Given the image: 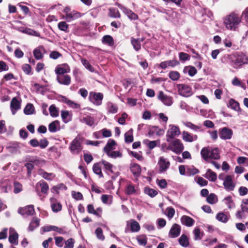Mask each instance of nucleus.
Masks as SVG:
<instances>
[{
	"mask_svg": "<svg viewBox=\"0 0 248 248\" xmlns=\"http://www.w3.org/2000/svg\"><path fill=\"white\" fill-rule=\"evenodd\" d=\"M182 138L186 142H191L197 140L198 137L196 135H193L186 131H183Z\"/></svg>",
	"mask_w": 248,
	"mask_h": 248,
	"instance_id": "18",
	"label": "nucleus"
},
{
	"mask_svg": "<svg viewBox=\"0 0 248 248\" xmlns=\"http://www.w3.org/2000/svg\"><path fill=\"white\" fill-rule=\"evenodd\" d=\"M51 207L52 211L54 212H58L62 209L61 204L57 202H53L51 205Z\"/></svg>",
	"mask_w": 248,
	"mask_h": 248,
	"instance_id": "48",
	"label": "nucleus"
},
{
	"mask_svg": "<svg viewBox=\"0 0 248 248\" xmlns=\"http://www.w3.org/2000/svg\"><path fill=\"white\" fill-rule=\"evenodd\" d=\"M20 148V145L18 143H14L11 145L7 147L9 151L12 153H15L18 152Z\"/></svg>",
	"mask_w": 248,
	"mask_h": 248,
	"instance_id": "37",
	"label": "nucleus"
},
{
	"mask_svg": "<svg viewBox=\"0 0 248 248\" xmlns=\"http://www.w3.org/2000/svg\"><path fill=\"white\" fill-rule=\"evenodd\" d=\"M230 106L233 109L238 111L240 109L239 103L233 99H231L229 102Z\"/></svg>",
	"mask_w": 248,
	"mask_h": 248,
	"instance_id": "49",
	"label": "nucleus"
},
{
	"mask_svg": "<svg viewBox=\"0 0 248 248\" xmlns=\"http://www.w3.org/2000/svg\"><path fill=\"white\" fill-rule=\"evenodd\" d=\"M216 218L219 221L226 222L228 218L227 216L223 213H218L216 216Z\"/></svg>",
	"mask_w": 248,
	"mask_h": 248,
	"instance_id": "47",
	"label": "nucleus"
},
{
	"mask_svg": "<svg viewBox=\"0 0 248 248\" xmlns=\"http://www.w3.org/2000/svg\"><path fill=\"white\" fill-rule=\"evenodd\" d=\"M218 201L217 196L214 194H210L206 198V201L210 204H213L217 202Z\"/></svg>",
	"mask_w": 248,
	"mask_h": 248,
	"instance_id": "33",
	"label": "nucleus"
},
{
	"mask_svg": "<svg viewBox=\"0 0 248 248\" xmlns=\"http://www.w3.org/2000/svg\"><path fill=\"white\" fill-rule=\"evenodd\" d=\"M61 117L63 121L66 123L70 121V119H68V117L69 116V112L67 110H62L61 111Z\"/></svg>",
	"mask_w": 248,
	"mask_h": 248,
	"instance_id": "51",
	"label": "nucleus"
},
{
	"mask_svg": "<svg viewBox=\"0 0 248 248\" xmlns=\"http://www.w3.org/2000/svg\"><path fill=\"white\" fill-rule=\"evenodd\" d=\"M22 189V185L17 182L14 183V192L15 193H18L21 191Z\"/></svg>",
	"mask_w": 248,
	"mask_h": 248,
	"instance_id": "63",
	"label": "nucleus"
},
{
	"mask_svg": "<svg viewBox=\"0 0 248 248\" xmlns=\"http://www.w3.org/2000/svg\"><path fill=\"white\" fill-rule=\"evenodd\" d=\"M124 12L127 15L128 17L131 19L135 20L138 19V15L130 10L124 8Z\"/></svg>",
	"mask_w": 248,
	"mask_h": 248,
	"instance_id": "39",
	"label": "nucleus"
},
{
	"mask_svg": "<svg viewBox=\"0 0 248 248\" xmlns=\"http://www.w3.org/2000/svg\"><path fill=\"white\" fill-rule=\"evenodd\" d=\"M79 121L91 127L94 126L96 124L94 118L89 115L80 118Z\"/></svg>",
	"mask_w": 248,
	"mask_h": 248,
	"instance_id": "16",
	"label": "nucleus"
},
{
	"mask_svg": "<svg viewBox=\"0 0 248 248\" xmlns=\"http://www.w3.org/2000/svg\"><path fill=\"white\" fill-rule=\"evenodd\" d=\"M118 108L116 105L112 103H108V111L109 113H115L117 112Z\"/></svg>",
	"mask_w": 248,
	"mask_h": 248,
	"instance_id": "45",
	"label": "nucleus"
},
{
	"mask_svg": "<svg viewBox=\"0 0 248 248\" xmlns=\"http://www.w3.org/2000/svg\"><path fill=\"white\" fill-rule=\"evenodd\" d=\"M169 77L172 80H177L180 77V74L177 71H171L169 73Z\"/></svg>",
	"mask_w": 248,
	"mask_h": 248,
	"instance_id": "57",
	"label": "nucleus"
},
{
	"mask_svg": "<svg viewBox=\"0 0 248 248\" xmlns=\"http://www.w3.org/2000/svg\"><path fill=\"white\" fill-rule=\"evenodd\" d=\"M225 203L227 205L229 209H231L234 206V203L233 202L232 198L229 196L225 198L223 200Z\"/></svg>",
	"mask_w": 248,
	"mask_h": 248,
	"instance_id": "43",
	"label": "nucleus"
},
{
	"mask_svg": "<svg viewBox=\"0 0 248 248\" xmlns=\"http://www.w3.org/2000/svg\"><path fill=\"white\" fill-rule=\"evenodd\" d=\"M219 156L218 149H211L210 159H217L219 158Z\"/></svg>",
	"mask_w": 248,
	"mask_h": 248,
	"instance_id": "46",
	"label": "nucleus"
},
{
	"mask_svg": "<svg viewBox=\"0 0 248 248\" xmlns=\"http://www.w3.org/2000/svg\"><path fill=\"white\" fill-rule=\"evenodd\" d=\"M39 174L45 179L47 180H52L55 176L52 173H47L45 171H40Z\"/></svg>",
	"mask_w": 248,
	"mask_h": 248,
	"instance_id": "41",
	"label": "nucleus"
},
{
	"mask_svg": "<svg viewBox=\"0 0 248 248\" xmlns=\"http://www.w3.org/2000/svg\"><path fill=\"white\" fill-rule=\"evenodd\" d=\"M169 142L167 149L176 154H180L184 150V145L179 139H175L172 141L170 140Z\"/></svg>",
	"mask_w": 248,
	"mask_h": 248,
	"instance_id": "2",
	"label": "nucleus"
},
{
	"mask_svg": "<svg viewBox=\"0 0 248 248\" xmlns=\"http://www.w3.org/2000/svg\"><path fill=\"white\" fill-rule=\"evenodd\" d=\"M36 187L37 189L40 187L41 188V192L43 193H47L49 188L48 185L45 182H40L37 183Z\"/></svg>",
	"mask_w": 248,
	"mask_h": 248,
	"instance_id": "27",
	"label": "nucleus"
},
{
	"mask_svg": "<svg viewBox=\"0 0 248 248\" xmlns=\"http://www.w3.org/2000/svg\"><path fill=\"white\" fill-rule=\"evenodd\" d=\"M211 148L209 147H205L202 149L201 154L202 157L205 160L210 159Z\"/></svg>",
	"mask_w": 248,
	"mask_h": 248,
	"instance_id": "25",
	"label": "nucleus"
},
{
	"mask_svg": "<svg viewBox=\"0 0 248 248\" xmlns=\"http://www.w3.org/2000/svg\"><path fill=\"white\" fill-rule=\"evenodd\" d=\"M223 184L227 191H233L235 186V184L232 181V177L230 175L225 176Z\"/></svg>",
	"mask_w": 248,
	"mask_h": 248,
	"instance_id": "5",
	"label": "nucleus"
},
{
	"mask_svg": "<svg viewBox=\"0 0 248 248\" xmlns=\"http://www.w3.org/2000/svg\"><path fill=\"white\" fill-rule=\"evenodd\" d=\"M158 98L166 106H170L172 104V97L165 94L162 91L159 92Z\"/></svg>",
	"mask_w": 248,
	"mask_h": 248,
	"instance_id": "9",
	"label": "nucleus"
},
{
	"mask_svg": "<svg viewBox=\"0 0 248 248\" xmlns=\"http://www.w3.org/2000/svg\"><path fill=\"white\" fill-rule=\"evenodd\" d=\"M9 241L11 243L15 245L18 244V235L16 232L15 229L12 228H10L9 229Z\"/></svg>",
	"mask_w": 248,
	"mask_h": 248,
	"instance_id": "15",
	"label": "nucleus"
},
{
	"mask_svg": "<svg viewBox=\"0 0 248 248\" xmlns=\"http://www.w3.org/2000/svg\"><path fill=\"white\" fill-rule=\"evenodd\" d=\"M232 134V131L227 127H223L219 130V137L223 140L231 139Z\"/></svg>",
	"mask_w": 248,
	"mask_h": 248,
	"instance_id": "10",
	"label": "nucleus"
},
{
	"mask_svg": "<svg viewBox=\"0 0 248 248\" xmlns=\"http://www.w3.org/2000/svg\"><path fill=\"white\" fill-rule=\"evenodd\" d=\"M95 234L98 239L101 240L105 239V236L103 233V230L101 228H97L95 231Z\"/></svg>",
	"mask_w": 248,
	"mask_h": 248,
	"instance_id": "52",
	"label": "nucleus"
},
{
	"mask_svg": "<svg viewBox=\"0 0 248 248\" xmlns=\"http://www.w3.org/2000/svg\"><path fill=\"white\" fill-rule=\"evenodd\" d=\"M131 43L136 51H139L141 48V43L140 39L131 37Z\"/></svg>",
	"mask_w": 248,
	"mask_h": 248,
	"instance_id": "26",
	"label": "nucleus"
},
{
	"mask_svg": "<svg viewBox=\"0 0 248 248\" xmlns=\"http://www.w3.org/2000/svg\"><path fill=\"white\" fill-rule=\"evenodd\" d=\"M203 176L211 182H215L217 179V174L210 169L207 170L206 173Z\"/></svg>",
	"mask_w": 248,
	"mask_h": 248,
	"instance_id": "24",
	"label": "nucleus"
},
{
	"mask_svg": "<svg viewBox=\"0 0 248 248\" xmlns=\"http://www.w3.org/2000/svg\"><path fill=\"white\" fill-rule=\"evenodd\" d=\"M40 219L37 217H33L32 221L31 222L29 226V230L32 231L35 228H37L39 225Z\"/></svg>",
	"mask_w": 248,
	"mask_h": 248,
	"instance_id": "28",
	"label": "nucleus"
},
{
	"mask_svg": "<svg viewBox=\"0 0 248 248\" xmlns=\"http://www.w3.org/2000/svg\"><path fill=\"white\" fill-rule=\"evenodd\" d=\"M177 87L180 95L184 97H189L192 94V89L188 85L180 84H178Z\"/></svg>",
	"mask_w": 248,
	"mask_h": 248,
	"instance_id": "4",
	"label": "nucleus"
},
{
	"mask_svg": "<svg viewBox=\"0 0 248 248\" xmlns=\"http://www.w3.org/2000/svg\"><path fill=\"white\" fill-rule=\"evenodd\" d=\"M33 55L37 60H40L43 58V54L39 48L34 50Z\"/></svg>",
	"mask_w": 248,
	"mask_h": 248,
	"instance_id": "59",
	"label": "nucleus"
},
{
	"mask_svg": "<svg viewBox=\"0 0 248 248\" xmlns=\"http://www.w3.org/2000/svg\"><path fill=\"white\" fill-rule=\"evenodd\" d=\"M75 241L73 238H69L65 242L64 248H73Z\"/></svg>",
	"mask_w": 248,
	"mask_h": 248,
	"instance_id": "58",
	"label": "nucleus"
},
{
	"mask_svg": "<svg viewBox=\"0 0 248 248\" xmlns=\"http://www.w3.org/2000/svg\"><path fill=\"white\" fill-rule=\"evenodd\" d=\"M136 189L135 187L131 184H129L127 186L125 189V193L127 195H131L135 193Z\"/></svg>",
	"mask_w": 248,
	"mask_h": 248,
	"instance_id": "53",
	"label": "nucleus"
},
{
	"mask_svg": "<svg viewBox=\"0 0 248 248\" xmlns=\"http://www.w3.org/2000/svg\"><path fill=\"white\" fill-rule=\"evenodd\" d=\"M241 208L243 209V211L248 213V199H244L241 205Z\"/></svg>",
	"mask_w": 248,
	"mask_h": 248,
	"instance_id": "60",
	"label": "nucleus"
},
{
	"mask_svg": "<svg viewBox=\"0 0 248 248\" xmlns=\"http://www.w3.org/2000/svg\"><path fill=\"white\" fill-rule=\"evenodd\" d=\"M116 145L115 141L113 140L109 139L104 148V152L107 154H108V153L115 149V145Z\"/></svg>",
	"mask_w": 248,
	"mask_h": 248,
	"instance_id": "22",
	"label": "nucleus"
},
{
	"mask_svg": "<svg viewBox=\"0 0 248 248\" xmlns=\"http://www.w3.org/2000/svg\"><path fill=\"white\" fill-rule=\"evenodd\" d=\"M144 191L146 194L148 195L151 197H155L157 194L156 190L150 188H145Z\"/></svg>",
	"mask_w": 248,
	"mask_h": 248,
	"instance_id": "54",
	"label": "nucleus"
},
{
	"mask_svg": "<svg viewBox=\"0 0 248 248\" xmlns=\"http://www.w3.org/2000/svg\"><path fill=\"white\" fill-rule=\"evenodd\" d=\"M18 213L22 215L31 216L35 213L34 207L32 205L27 206L25 207L20 208L18 209Z\"/></svg>",
	"mask_w": 248,
	"mask_h": 248,
	"instance_id": "12",
	"label": "nucleus"
},
{
	"mask_svg": "<svg viewBox=\"0 0 248 248\" xmlns=\"http://www.w3.org/2000/svg\"><path fill=\"white\" fill-rule=\"evenodd\" d=\"M93 170L94 173L99 175V177H103V175L99 163H95L93 165Z\"/></svg>",
	"mask_w": 248,
	"mask_h": 248,
	"instance_id": "32",
	"label": "nucleus"
},
{
	"mask_svg": "<svg viewBox=\"0 0 248 248\" xmlns=\"http://www.w3.org/2000/svg\"><path fill=\"white\" fill-rule=\"evenodd\" d=\"M80 17L81 14L79 12L73 10L69 14L63 16V18H64L67 22H71L73 20L78 19Z\"/></svg>",
	"mask_w": 248,
	"mask_h": 248,
	"instance_id": "13",
	"label": "nucleus"
},
{
	"mask_svg": "<svg viewBox=\"0 0 248 248\" xmlns=\"http://www.w3.org/2000/svg\"><path fill=\"white\" fill-rule=\"evenodd\" d=\"M179 244L184 247H187L189 245L188 239L185 234H182L179 239Z\"/></svg>",
	"mask_w": 248,
	"mask_h": 248,
	"instance_id": "34",
	"label": "nucleus"
},
{
	"mask_svg": "<svg viewBox=\"0 0 248 248\" xmlns=\"http://www.w3.org/2000/svg\"><path fill=\"white\" fill-rule=\"evenodd\" d=\"M246 213H247V212L243 211V209L241 208L240 210L237 212L236 214V217L238 219L245 218L246 217Z\"/></svg>",
	"mask_w": 248,
	"mask_h": 248,
	"instance_id": "64",
	"label": "nucleus"
},
{
	"mask_svg": "<svg viewBox=\"0 0 248 248\" xmlns=\"http://www.w3.org/2000/svg\"><path fill=\"white\" fill-rule=\"evenodd\" d=\"M130 229L132 232H137L140 229V226L138 222L132 220L130 225Z\"/></svg>",
	"mask_w": 248,
	"mask_h": 248,
	"instance_id": "44",
	"label": "nucleus"
},
{
	"mask_svg": "<svg viewBox=\"0 0 248 248\" xmlns=\"http://www.w3.org/2000/svg\"><path fill=\"white\" fill-rule=\"evenodd\" d=\"M167 217L171 219L172 218L175 214V210L173 208L170 207L167 208Z\"/></svg>",
	"mask_w": 248,
	"mask_h": 248,
	"instance_id": "62",
	"label": "nucleus"
},
{
	"mask_svg": "<svg viewBox=\"0 0 248 248\" xmlns=\"http://www.w3.org/2000/svg\"><path fill=\"white\" fill-rule=\"evenodd\" d=\"M16 30H17L19 31H21L23 33H26L29 35H33L35 36H40V33L33 30H31V29L26 28L25 29H23V28H15Z\"/></svg>",
	"mask_w": 248,
	"mask_h": 248,
	"instance_id": "23",
	"label": "nucleus"
},
{
	"mask_svg": "<svg viewBox=\"0 0 248 248\" xmlns=\"http://www.w3.org/2000/svg\"><path fill=\"white\" fill-rule=\"evenodd\" d=\"M70 71V69L66 64L57 66L55 70L56 74L58 76L64 75V74L69 72Z\"/></svg>",
	"mask_w": 248,
	"mask_h": 248,
	"instance_id": "14",
	"label": "nucleus"
},
{
	"mask_svg": "<svg viewBox=\"0 0 248 248\" xmlns=\"http://www.w3.org/2000/svg\"><path fill=\"white\" fill-rule=\"evenodd\" d=\"M11 109L13 115L15 114L16 110L19 109L20 108V102L17 100L16 98H14L11 102Z\"/></svg>",
	"mask_w": 248,
	"mask_h": 248,
	"instance_id": "21",
	"label": "nucleus"
},
{
	"mask_svg": "<svg viewBox=\"0 0 248 248\" xmlns=\"http://www.w3.org/2000/svg\"><path fill=\"white\" fill-rule=\"evenodd\" d=\"M248 62V59L243 54H240L238 55L236 59L234 60V64L235 66H240L242 64L247 63Z\"/></svg>",
	"mask_w": 248,
	"mask_h": 248,
	"instance_id": "20",
	"label": "nucleus"
},
{
	"mask_svg": "<svg viewBox=\"0 0 248 248\" xmlns=\"http://www.w3.org/2000/svg\"><path fill=\"white\" fill-rule=\"evenodd\" d=\"M181 222L186 226L191 227L194 225L195 221L190 217L184 215L181 218Z\"/></svg>",
	"mask_w": 248,
	"mask_h": 248,
	"instance_id": "19",
	"label": "nucleus"
},
{
	"mask_svg": "<svg viewBox=\"0 0 248 248\" xmlns=\"http://www.w3.org/2000/svg\"><path fill=\"white\" fill-rule=\"evenodd\" d=\"M92 97L93 100L92 102L96 105L99 106L102 104V100L103 98V95L102 93L91 92L90 93V98Z\"/></svg>",
	"mask_w": 248,
	"mask_h": 248,
	"instance_id": "11",
	"label": "nucleus"
},
{
	"mask_svg": "<svg viewBox=\"0 0 248 248\" xmlns=\"http://www.w3.org/2000/svg\"><path fill=\"white\" fill-rule=\"evenodd\" d=\"M102 42L106 44L109 46H112L114 44L113 38L110 35H105L102 39Z\"/></svg>",
	"mask_w": 248,
	"mask_h": 248,
	"instance_id": "38",
	"label": "nucleus"
},
{
	"mask_svg": "<svg viewBox=\"0 0 248 248\" xmlns=\"http://www.w3.org/2000/svg\"><path fill=\"white\" fill-rule=\"evenodd\" d=\"M50 115L53 117H57L59 116V109L54 105H51L49 108Z\"/></svg>",
	"mask_w": 248,
	"mask_h": 248,
	"instance_id": "35",
	"label": "nucleus"
},
{
	"mask_svg": "<svg viewBox=\"0 0 248 248\" xmlns=\"http://www.w3.org/2000/svg\"><path fill=\"white\" fill-rule=\"evenodd\" d=\"M34 112V107L31 104H28L24 109V112L26 115L32 114Z\"/></svg>",
	"mask_w": 248,
	"mask_h": 248,
	"instance_id": "42",
	"label": "nucleus"
},
{
	"mask_svg": "<svg viewBox=\"0 0 248 248\" xmlns=\"http://www.w3.org/2000/svg\"><path fill=\"white\" fill-rule=\"evenodd\" d=\"M181 231V226L178 224L174 223L169 231V236L170 238H176L180 235Z\"/></svg>",
	"mask_w": 248,
	"mask_h": 248,
	"instance_id": "7",
	"label": "nucleus"
},
{
	"mask_svg": "<svg viewBox=\"0 0 248 248\" xmlns=\"http://www.w3.org/2000/svg\"><path fill=\"white\" fill-rule=\"evenodd\" d=\"M132 133L133 130L131 129L125 134L124 139L126 142L130 143L133 141Z\"/></svg>",
	"mask_w": 248,
	"mask_h": 248,
	"instance_id": "40",
	"label": "nucleus"
},
{
	"mask_svg": "<svg viewBox=\"0 0 248 248\" xmlns=\"http://www.w3.org/2000/svg\"><path fill=\"white\" fill-rule=\"evenodd\" d=\"M60 124L58 121H55L49 124L48 125V129L51 132H55L58 130Z\"/></svg>",
	"mask_w": 248,
	"mask_h": 248,
	"instance_id": "30",
	"label": "nucleus"
},
{
	"mask_svg": "<svg viewBox=\"0 0 248 248\" xmlns=\"http://www.w3.org/2000/svg\"><path fill=\"white\" fill-rule=\"evenodd\" d=\"M58 82L64 85H69L71 83V78L69 75H60L57 78Z\"/></svg>",
	"mask_w": 248,
	"mask_h": 248,
	"instance_id": "17",
	"label": "nucleus"
},
{
	"mask_svg": "<svg viewBox=\"0 0 248 248\" xmlns=\"http://www.w3.org/2000/svg\"><path fill=\"white\" fill-rule=\"evenodd\" d=\"M109 16L110 17L114 18L120 17V14L118 10L115 9H110Z\"/></svg>",
	"mask_w": 248,
	"mask_h": 248,
	"instance_id": "50",
	"label": "nucleus"
},
{
	"mask_svg": "<svg viewBox=\"0 0 248 248\" xmlns=\"http://www.w3.org/2000/svg\"><path fill=\"white\" fill-rule=\"evenodd\" d=\"M58 27L60 30L67 32L68 25L65 22L61 21L58 23Z\"/></svg>",
	"mask_w": 248,
	"mask_h": 248,
	"instance_id": "55",
	"label": "nucleus"
},
{
	"mask_svg": "<svg viewBox=\"0 0 248 248\" xmlns=\"http://www.w3.org/2000/svg\"><path fill=\"white\" fill-rule=\"evenodd\" d=\"M159 167V171L163 172L165 171L170 166V162L163 156H161L158 162Z\"/></svg>",
	"mask_w": 248,
	"mask_h": 248,
	"instance_id": "8",
	"label": "nucleus"
},
{
	"mask_svg": "<svg viewBox=\"0 0 248 248\" xmlns=\"http://www.w3.org/2000/svg\"><path fill=\"white\" fill-rule=\"evenodd\" d=\"M33 164L38 166H42L44 164V161L36 156L31 157L29 160Z\"/></svg>",
	"mask_w": 248,
	"mask_h": 248,
	"instance_id": "36",
	"label": "nucleus"
},
{
	"mask_svg": "<svg viewBox=\"0 0 248 248\" xmlns=\"http://www.w3.org/2000/svg\"><path fill=\"white\" fill-rule=\"evenodd\" d=\"M130 170L132 173L135 175H139L141 171L140 166L138 164L135 163L131 164Z\"/></svg>",
	"mask_w": 248,
	"mask_h": 248,
	"instance_id": "29",
	"label": "nucleus"
},
{
	"mask_svg": "<svg viewBox=\"0 0 248 248\" xmlns=\"http://www.w3.org/2000/svg\"><path fill=\"white\" fill-rule=\"evenodd\" d=\"M181 133L179 127L170 124L166 134V140L167 142H170L171 139L178 137Z\"/></svg>",
	"mask_w": 248,
	"mask_h": 248,
	"instance_id": "3",
	"label": "nucleus"
},
{
	"mask_svg": "<svg viewBox=\"0 0 248 248\" xmlns=\"http://www.w3.org/2000/svg\"><path fill=\"white\" fill-rule=\"evenodd\" d=\"M71 152L73 154H78L81 150V144L79 139L76 138L71 143L70 147Z\"/></svg>",
	"mask_w": 248,
	"mask_h": 248,
	"instance_id": "6",
	"label": "nucleus"
},
{
	"mask_svg": "<svg viewBox=\"0 0 248 248\" xmlns=\"http://www.w3.org/2000/svg\"><path fill=\"white\" fill-rule=\"evenodd\" d=\"M240 22L241 19L239 16L232 13L225 18L224 24L227 29L234 31Z\"/></svg>",
	"mask_w": 248,
	"mask_h": 248,
	"instance_id": "1",
	"label": "nucleus"
},
{
	"mask_svg": "<svg viewBox=\"0 0 248 248\" xmlns=\"http://www.w3.org/2000/svg\"><path fill=\"white\" fill-rule=\"evenodd\" d=\"M101 163L104 165V168L106 170H109L111 172H113V170H112L113 165L112 164H111L110 163H109L108 162L105 160H102Z\"/></svg>",
	"mask_w": 248,
	"mask_h": 248,
	"instance_id": "56",
	"label": "nucleus"
},
{
	"mask_svg": "<svg viewBox=\"0 0 248 248\" xmlns=\"http://www.w3.org/2000/svg\"><path fill=\"white\" fill-rule=\"evenodd\" d=\"M87 210L89 213L93 214L96 216H99V213L97 211H95L93 206L92 204H89L87 206Z\"/></svg>",
	"mask_w": 248,
	"mask_h": 248,
	"instance_id": "61",
	"label": "nucleus"
},
{
	"mask_svg": "<svg viewBox=\"0 0 248 248\" xmlns=\"http://www.w3.org/2000/svg\"><path fill=\"white\" fill-rule=\"evenodd\" d=\"M102 202L105 204H111L112 202V196L109 195L104 194L101 196Z\"/></svg>",
	"mask_w": 248,
	"mask_h": 248,
	"instance_id": "31",
	"label": "nucleus"
}]
</instances>
